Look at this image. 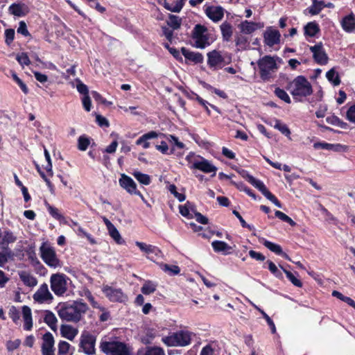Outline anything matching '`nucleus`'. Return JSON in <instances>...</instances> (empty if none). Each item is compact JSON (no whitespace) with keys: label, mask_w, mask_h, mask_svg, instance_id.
Returning <instances> with one entry per match:
<instances>
[{"label":"nucleus","mask_w":355,"mask_h":355,"mask_svg":"<svg viewBox=\"0 0 355 355\" xmlns=\"http://www.w3.org/2000/svg\"><path fill=\"white\" fill-rule=\"evenodd\" d=\"M88 306L82 301L64 303L60 305L58 313L59 317L67 322H78L88 310Z\"/></svg>","instance_id":"f257e3e1"},{"label":"nucleus","mask_w":355,"mask_h":355,"mask_svg":"<svg viewBox=\"0 0 355 355\" xmlns=\"http://www.w3.org/2000/svg\"><path fill=\"white\" fill-rule=\"evenodd\" d=\"M193 336L191 331L180 330L162 338V341L170 347H185L190 345Z\"/></svg>","instance_id":"f03ea898"},{"label":"nucleus","mask_w":355,"mask_h":355,"mask_svg":"<svg viewBox=\"0 0 355 355\" xmlns=\"http://www.w3.org/2000/svg\"><path fill=\"white\" fill-rule=\"evenodd\" d=\"M99 347L105 355H130L128 346L120 341L102 340Z\"/></svg>","instance_id":"7ed1b4c3"},{"label":"nucleus","mask_w":355,"mask_h":355,"mask_svg":"<svg viewBox=\"0 0 355 355\" xmlns=\"http://www.w3.org/2000/svg\"><path fill=\"white\" fill-rule=\"evenodd\" d=\"M261 78L264 80H269L275 73L278 66L275 59L270 55H265L257 61Z\"/></svg>","instance_id":"20e7f679"},{"label":"nucleus","mask_w":355,"mask_h":355,"mask_svg":"<svg viewBox=\"0 0 355 355\" xmlns=\"http://www.w3.org/2000/svg\"><path fill=\"white\" fill-rule=\"evenodd\" d=\"M291 94L294 98L297 96L306 97L312 94V86L308 80L303 76H297L291 83Z\"/></svg>","instance_id":"39448f33"},{"label":"nucleus","mask_w":355,"mask_h":355,"mask_svg":"<svg viewBox=\"0 0 355 355\" xmlns=\"http://www.w3.org/2000/svg\"><path fill=\"white\" fill-rule=\"evenodd\" d=\"M69 278L63 273H55L50 277V286L57 296H63L68 290Z\"/></svg>","instance_id":"423d86ee"},{"label":"nucleus","mask_w":355,"mask_h":355,"mask_svg":"<svg viewBox=\"0 0 355 355\" xmlns=\"http://www.w3.org/2000/svg\"><path fill=\"white\" fill-rule=\"evenodd\" d=\"M40 251L42 260L48 266L53 268L62 266V263L58 258L54 248L50 244L43 243L40 248Z\"/></svg>","instance_id":"0eeeda50"},{"label":"nucleus","mask_w":355,"mask_h":355,"mask_svg":"<svg viewBox=\"0 0 355 355\" xmlns=\"http://www.w3.org/2000/svg\"><path fill=\"white\" fill-rule=\"evenodd\" d=\"M96 336L88 331H83L80 336L79 349L86 355L96 354Z\"/></svg>","instance_id":"6e6552de"},{"label":"nucleus","mask_w":355,"mask_h":355,"mask_svg":"<svg viewBox=\"0 0 355 355\" xmlns=\"http://www.w3.org/2000/svg\"><path fill=\"white\" fill-rule=\"evenodd\" d=\"M207 65L213 71L221 69L226 64L225 58L219 51L213 50L207 53Z\"/></svg>","instance_id":"1a4fd4ad"},{"label":"nucleus","mask_w":355,"mask_h":355,"mask_svg":"<svg viewBox=\"0 0 355 355\" xmlns=\"http://www.w3.org/2000/svg\"><path fill=\"white\" fill-rule=\"evenodd\" d=\"M119 183L128 193L138 196L143 201H145L144 196L137 189V184L130 177L124 173L121 174Z\"/></svg>","instance_id":"9d476101"},{"label":"nucleus","mask_w":355,"mask_h":355,"mask_svg":"<svg viewBox=\"0 0 355 355\" xmlns=\"http://www.w3.org/2000/svg\"><path fill=\"white\" fill-rule=\"evenodd\" d=\"M102 291L111 302H124L128 299L127 296L120 288H116L106 285L103 286Z\"/></svg>","instance_id":"9b49d317"},{"label":"nucleus","mask_w":355,"mask_h":355,"mask_svg":"<svg viewBox=\"0 0 355 355\" xmlns=\"http://www.w3.org/2000/svg\"><path fill=\"white\" fill-rule=\"evenodd\" d=\"M190 168L198 169L205 173H213L212 176L216 175L217 171V168L214 165L203 157H200V159L195 160Z\"/></svg>","instance_id":"f8f14e48"},{"label":"nucleus","mask_w":355,"mask_h":355,"mask_svg":"<svg viewBox=\"0 0 355 355\" xmlns=\"http://www.w3.org/2000/svg\"><path fill=\"white\" fill-rule=\"evenodd\" d=\"M33 300L39 303L51 302L53 296L49 291L48 285L46 283L42 284L37 291L33 295Z\"/></svg>","instance_id":"ddd939ff"},{"label":"nucleus","mask_w":355,"mask_h":355,"mask_svg":"<svg viewBox=\"0 0 355 355\" xmlns=\"http://www.w3.org/2000/svg\"><path fill=\"white\" fill-rule=\"evenodd\" d=\"M310 51L313 53V58L315 62L320 65H324L328 62V56L323 49L321 42L310 46Z\"/></svg>","instance_id":"4468645a"},{"label":"nucleus","mask_w":355,"mask_h":355,"mask_svg":"<svg viewBox=\"0 0 355 355\" xmlns=\"http://www.w3.org/2000/svg\"><path fill=\"white\" fill-rule=\"evenodd\" d=\"M54 338L50 332H46L42 336V355H55Z\"/></svg>","instance_id":"2eb2a0df"},{"label":"nucleus","mask_w":355,"mask_h":355,"mask_svg":"<svg viewBox=\"0 0 355 355\" xmlns=\"http://www.w3.org/2000/svg\"><path fill=\"white\" fill-rule=\"evenodd\" d=\"M281 35L277 29L268 27L263 33L264 43L272 47L280 42Z\"/></svg>","instance_id":"dca6fc26"},{"label":"nucleus","mask_w":355,"mask_h":355,"mask_svg":"<svg viewBox=\"0 0 355 355\" xmlns=\"http://www.w3.org/2000/svg\"><path fill=\"white\" fill-rule=\"evenodd\" d=\"M205 14L213 21L217 22L223 17L224 9L221 6H207Z\"/></svg>","instance_id":"f3484780"},{"label":"nucleus","mask_w":355,"mask_h":355,"mask_svg":"<svg viewBox=\"0 0 355 355\" xmlns=\"http://www.w3.org/2000/svg\"><path fill=\"white\" fill-rule=\"evenodd\" d=\"M181 51L185 59L189 62H193L194 64H199L203 62V55L199 52L191 51L185 47H182Z\"/></svg>","instance_id":"a211bd4d"},{"label":"nucleus","mask_w":355,"mask_h":355,"mask_svg":"<svg viewBox=\"0 0 355 355\" xmlns=\"http://www.w3.org/2000/svg\"><path fill=\"white\" fill-rule=\"evenodd\" d=\"M8 10L10 14L17 16H25L29 12V8L27 5L24 3H12L9 6Z\"/></svg>","instance_id":"6ab92c4d"},{"label":"nucleus","mask_w":355,"mask_h":355,"mask_svg":"<svg viewBox=\"0 0 355 355\" xmlns=\"http://www.w3.org/2000/svg\"><path fill=\"white\" fill-rule=\"evenodd\" d=\"M263 26L259 23L249 21L247 20L241 22L239 25L241 31L245 34H251Z\"/></svg>","instance_id":"aec40b11"},{"label":"nucleus","mask_w":355,"mask_h":355,"mask_svg":"<svg viewBox=\"0 0 355 355\" xmlns=\"http://www.w3.org/2000/svg\"><path fill=\"white\" fill-rule=\"evenodd\" d=\"M343 30L347 33H352L355 30V15L352 12L345 16L341 21Z\"/></svg>","instance_id":"412c9836"},{"label":"nucleus","mask_w":355,"mask_h":355,"mask_svg":"<svg viewBox=\"0 0 355 355\" xmlns=\"http://www.w3.org/2000/svg\"><path fill=\"white\" fill-rule=\"evenodd\" d=\"M263 245L276 254L281 255L284 259L291 261L288 255L283 252L282 248L279 245L267 240L263 241Z\"/></svg>","instance_id":"4be33fe9"},{"label":"nucleus","mask_w":355,"mask_h":355,"mask_svg":"<svg viewBox=\"0 0 355 355\" xmlns=\"http://www.w3.org/2000/svg\"><path fill=\"white\" fill-rule=\"evenodd\" d=\"M211 246L216 252H221L224 255L231 254L232 248L227 243L221 241H214Z\"/></svg>","instance_id":"5701e85b"},{"label":"nucleus","mask_w":355,"mask_h":355,"mask_svg":"<svg viewBox=\"0 0 355 355\" xmlns=\"http://www.w3.org/2000/svg\"><path fill=\"white\" fill-rule=\"evenodd\" d=\"M22 316L24 322V329L26 331L31 330L33 327V320L30 307L26 305L22 306Z\"/></svg>","instance_id":"b1692460"},{"label":"nucleus","mask_w":355,"mask_h":355,"mask_svg":"<svg viewBox=\"0 0 355 355\" xmlns=\"http://www.w3.org/2000/svg\"><path fill=\"white\" fill-rule=\"evenodd\" d=\"M246 179L251 184L258 189L265 197L270 193L265 184L261 180H257L252 175L249 174H246Z\"/></svg>","instance_id":"393cba45"},{"label":"nucleus","mask_w":355,"mask_h":355,"mask_svg":"<svg viewBox=\"0 0 355 355\" xmlns=\"http://www.w3.org/2000/svg\"><path fill=\"white\" fill-rule=\"evenodd\" d=\"M60 333L63 337L73 340L78 334V330L71 325L62 324L60 327Z\"/></svg>","instance_id":"a878e982"},{"label":"nucleus","mask_w":355,"mask_h":355,"mask_svg":"<svg viewBox=\"0 0 355 355\" xmlns=\"http://www.w3.org/2000/svg\"><path fill=\"white\" fill-rule=\"evenodd\" d=\"M220 29L222 34L223 40L225 42H229L233 34V27L227 21H224L220 26Z\"/></svg>","instance_id":"bb28decb"},{"label":"nucleus","mask_w":355,"mask_h":355,"mask_svg":"<svg viewBox=\"0 0 355 355\" xmlns=\"http://www.w3.org/2000/svg\"><path fill=\"white\" fill-rule=\"evenodd\" d=\"M44 322L53 330L57 329L58 320L55 314L51 311H45L44 315Z\"/></svg>","instance_id":"cd10ccee"},{"label":"nucleus","mask_w":355,"mask_h":355,"mask_svg":"<svg viewBox=\"0 0 355 355\" xmlns=\"http://www.w3.org/2000/svg\"><path fill=\"white\" fill-rule=\"evenodd\" d=\"M135 245L140 249L141 251L148 254H155L157 255L158 253L161 252V251L157 247L152 245H148L143 242L136 241Z\"/></svg>","instance_id":"c85d7f7f"},{"label":"nucleus","mask_w":355,"mask_h":355,"mask_svg":"<svg viewBox=\"0 0 355 355\" xmlns=\"http://www.w3.org/2000/svg\"><path fill=\"white\" fill-rule=\"evenodd\" d=\"M184 1L185 0H178L176 1L175 6L170 4L168 2L166 1V0H163L162 2L160 1L159 3L163 5V6L167 10H169V11L173 12H180L184 6Z\"/></svg>","instance_id":"c756f323"},{"label":"nucleus","mask_w":355,"mask_h":355,"mask_svg":"<svg viewBox=\"0 0 355 355\" xmlns=\"http://www.w3.org/2000/svg\"><path fill=\"white\" fill-rule=\"evenodd\" d=\"M156 148L162 153L166 155H175L178 157H181L183 155L182 152H175L174 146H172L171 150H168V146L166 141H162L159 145L156 146Z\"/></svg>","instance_id":"7c9ffc66"},{"label":"nucleus","mask_w":355,"mask_h":355,"mask_svg":"<svg viewBox=\"0 0 355 355\" xmlns=\"http://www.w3.org/2000/svg\"><path fill=\"white\" fill-rule=\"evenodd\" d=\"M20 279L24 282L26 286L33 287L37 285V280L32 275L23 272L19 275Z\"/></svg>","instance_id":"2f4dec72"},{"label":"nucleus","mask_w":355,"mask_h":355,"mask_svg":"<svg viewBox=\"0 0 355 355\" xmlns=\"http://www.w3.org/2000/svg\"><path fill=\"white\" fill-rule=\"evenodd\" d=\"M312 5L308 8L309 12L312 15H315L324 8V3L322 1L312 0Z\"/></svg>","instance_id":"473e14b6"},{"label":"nucleus","mask_w":355,"mask_h":355,"mask_svg":"<svg viewBox=\"0 0 355 355\" xmlns=\"http://www.w3.org/2000/svg\"><path fill=\"white\" fill-rule=\"evenodd\" d=\"M320 28L318 24L315 22H309L304 26V33L310 37H314L318 32Z\"/></svg>","instance_id":"72a5a7b5"},{"label":"nucleus","mask_w":355,"mask_h":355,"mask_svg":"<svg viewBox=\"0 0 355 355\" xmlns=\"http://www.w3.org/2000/svg\"><path fill=\"white\" fill-rule=\"evenodd\" d=\"M166 22L168 26L171 27L173 30H177L181 26L182 19L178 16L169 15L168 20Z\"/></svg>","instance_id":"f704fd0d"},{"label":"nucleus","mask_w":355,"mask_h":355,"mask_svg":"<svg viewBox=\"0 0 355 355\" xmlns=\"http://www.w3.org/2000/svg\"><path fill=\"white\" fill-rule=\"evenodd\" d=\"M168 141L171 144V147L174 146L175 152H178L177 150H182L185 147V145L179 141L178 138L174 135H169L166 137Z\"/></svg>","instance_id":"c9c22d12"},{"label":"nucleus","mask_w":355,"mask_h":355,"mask_svg":"<svg viewBox=\"0 0 355 355\" xmlns=\"http://www.w3.org/2000/svg\"><path fill=\"white\" fill-rule=\"evenodd\" d=\"M157 288V284L151 281H146L142 286L141 291L144 295H150L153 293Z\"/></svg>","instance_id":"e433bc0d"},{"label":"nucleus","mask_w":355,"mask_h":355,"mask_svg":"<svg viewBox=\"0 0 355 355\" xmlns=\"http://www.w3.org/2000/svg\"><path fill=\"white\" fill-rule=\"evenodd\" d=\"M132 175L139 183L144 185H148L150 184V177L148 175L142 173L139 171H135Z\"/></svg>","instance_id":"4c0bfd02"},{"label":"nucleus","mask_w":355,"mask_h":355,"mask_svg":"<svg viewBox=\"0 0 355 355\" xmlns=\"http://www.w3.org/2000/svg\"><path fill=\"white\" fill-rule=\"evenodd\" d=\"M273 127L275 129H277L279 131L282 132V134L284 135L286 137H288L291 135V131L288 126L282 123L280 120L275 119V124L273 125Z\"/></svg>","instance_id":"58836bf2"},{"label":"nucleus","mask_w":355,"mask_h":355,"mask_svg":"<svg viewBox=\"0 0 355 355\" xmlns=\"http://www.w3.org/2000/svg\"><path fill=\"white\" fill-rule=\"evenodd\" d=\"M108 232L110 236L115 241L117 244L121 245L125 243V241L122 239L119 232L117 230L115 226H113L112 228H110Z\"/></svg>","instance_id":"ea45409f"},{"label":"nucleus","mask_w":355,"mask_h":355,"mask_svg":"<svg viewBox=\"0 0 355 355\" xmlns=\"http://www.w3.org/2000/svg\"><path fill=\"white\" fill-rule=\"evenodd\" d=\"M193 38L195 40L194 46L196 48L204 49L209 44L208 42V37L207 35L198 36Z\"/></svg>","instance_id":"a19ab883"},{"label":"nucleus","mask_w":355,"mask_h":355,"mask_svg":"<svg viewBox=\"0 0 355 355\" xmlns=\"http://www.w3.org/2000/svg\"><path fill=\"white\" fill-rule=\"evenodd\" d=\"M326 77L328 80L331 82L334 85H338L340 83L338 74L334 69H331L327 72Z\"/></svg>","instance_id":"79ce46f5"},{"label":"nucleus","mask_w":355,"mask_h":355,"mask_svg":"<svg viewBox=\"0 0 355 355\" xmlns=\"http://www.w3.org/2000/svg\"><path fill=\"white\" fill-rule=\"evenodd\" d=\"M284 273L286 275V277L290 280V282L295 286L297 287H302V282L297 279L291 272L286 270V269H284L282 268Z\"/></svg>","instance_id":"37998d69"},{"label":"nucleus","mask_w":355,"mask_h":355,"mask_svg":"<svg viewBox=\"0 0 355 355\" xmlns=\"http://www.w3.org/2000/svg\"><path fill=\"white\" fill-rule=\"evenodd\" d=\"M275 94L279 98L284 101L285 103H291V98L288 94L284 89L277 87L275 89Z\"/></svg>","instance_id":"c03bdc74"},{"label":"nucleus","mask_w":355,"mask_h":355,"mask_svg":"<svg viewBox=\"0 0 355 355\" xmlns=\"http://www.w3.org/2000/svg\"><path fill=\"white\" fill-rule=\"evenodd\" d=\"M8 315L15 324H18L20 319V313L15 306L10 308Z\"/></svg>","instance_id":"a18cd8bd"},{"label":"nucleus","mask_w":355,"mask_h":355,"mask_svg":"<svg viewBox=\"0 0 355 355\" xmlns=\"http://www.w3.org/2000/svg\"><path fill=\"white\" fill-rule=\"evenodd\" d=\"M90 144L89 138L85 136H80L78 140V148L80 150L85 151L87 150Z\"/></svg>","instance_id":"49530a36"},{"label":"nucleus","mask_w":355,"mask_h":355,"mask_svg":"<svg viewBox=\"0 0 355 355\" xmlns=\"http://www.w3.org/2000/svg\"><path fill=\"white\" fill-rule=\"evenodd\" d=\"M144 355H165V352L159 347H147Z\"/></svg>","instance_id":"de8ad7c7"},{"label":"nucleus","mask_w":355,"mask_h":355,"mask_svg":"<svg viewBox=\"0 0 355 355\" xmlns=\"http://www.w3.org/2000/svg\"><path fill=\"white\" fill-rule=\"evenodd\" d=\"M266 263L268 264V270L271 272V273H272L277 278L282 277V272L277 268L276 265L272 261L268 260Z\"/></svg>","instance_id":"09e8293b"},{"label":"nucleus","mask_w":355,"mask_h":355,"mask_svg":"<svg viewBox=\"0 0 355 355\" xmlns=\"http://www.w3.org/2000/svg\"><path fill=\"white\" fill-rule=\"evenodd\" d=\"M77 83L76 89L78 92L84 96L89 95V89L86 85H85L80 79L76 78Z\"/></svg>","instance_id":"8fccbe9b"},{"label":"nucleus","mask_w":355,"mask_h":355,"mask_svg":"<svg viewBox=\"0 0 355 355\" xmlns=\"http://www.w3.org/2000/svg\"><path fill=\"white\" fill-rule=\"evenodd\" d=\"M46 207L48 209L49 214L54 218L60 220L64 218V216L59 212V210L57 208L50 205L48 203H46Z\"/></svg>","instance_id":"3c124183"},{"label":"nucleus","mask_w":355,"mask_h":355,"mask_svg":"<svg viewBox=\"0 0 355 355\" xmlns=\"http://www.w3.org/2000/svg\"><path fill=\"white\" fill-rule=\"evenodd\" d=\"M70 345L66 341H60L58 343V354L65 355L69 350Z\"/></svg>","instance_id":"603ef678"},{"label":"nucleus","mask_w":355,"mask_h":355,"mask_svg":"<svg viewBox=\"0 0 355 355\" xmlns=\"http://www.w3.org/2000/svg\"><path fill=\"white\" fill-rule=\"evenodd\" d=\"M16 59L18 61V62L22 66H28L31 63L30 59L26 53H21L20 54H18L16 57Z\"/></svg>","instance_id":"864d4df0"},{"label":"nucleus","mask_w":355,"mask_h":355,"mask_svg":"<svg viewBox=\"0 0 355 355\" xmlns=\"http://www.w3.org/2000/svg\"><path fill=\"white\" fill-rule=\"evenodd\" d=\"M236 45L239 49H245L248 43V40L245 36L237 35L235 39Z\"/></svg>","instance_id":"5fc2aeb1"},{"label":"nucleus","mask_w":355,"mask_h":355,"mask_svg":"<svg viewBox=\"0 0 355 355\" xmlns=\"http://www.w3.org/2000/svg\"><path fill=\"white\" fill-rule=\"evenodd\" d=\"M207 28L204 26L200 24L196 25L193 31V37L206 35L205 34Z\"/></svg>","instance_id":"6e6d98bb"},{"label":"nucleus","mask_w":355,"mask_h":355,"mask_svg":"<svg viewBox=\"0 0 355 355\" xmlns=\"http://www.w3.org/2000/svg\"><path fill=\"white\" fill-rule=\"evenodd\" d=\"M189 202H187L184 205H180L179 209L180 213L184 217L188 218H192L193 216L189 211Z\"/></svg>","instance_id":"4d7b16f0"},{"label":"nucleus","mask_w":355,"mask_h":355,"mask_svg":"<svg viewBox=\"0 0 355 355\" xmlns=\"http://www.w3.org/2000/svg\"><path fill=\"white\" fill-rule=\"evenodd\" d=\"M314 148H315L326 149V150H337V146H335L334 144L325 143V142L315 143V144H314Z\"/></svg>","instance_id":"13d9d810"},{"label":"nucleus","mask_w":355,"mask_h":355,"mask_svg":"<svg viewBox=\"0 0 355 355\" xmlns=\"http://www.w3.org/2000/svg\"><path fill=\"white\" fill-rule=\"evenodd\" d=\"M170 192L174 195V196L180 201L183 202L186 197L183 193H178L176 189V187L174 184H171L169 186Z\"/></svg>","instance_id":"bf43d9fd"},{"label":"nucleus","mask_w":355,"mask_h":355,"mask_svg":"<svg viewBox=\"0 0 355 355\" xmlns=\"http://www.w3.org/2000/svg\"><path fill=\"white\" fill-rule=\"evenodd\" d=\"M21 344L19 339H15V340H8L6 343V348L9 352H12L17 349Z\"/></svg>","instance_id":"052dcab7"},{"label":"nucleus","mask_w":355,"mask_h":355,"mask_svg":"<svg viewBox=\"0 0 355 355\" xmlns=\"http://www.w3.org/2000/svg\"><path fill=\"white\" fill-rule=\"evenodd\" d=\"M232 213L239 220L241 225L243 227H246L250 230H252L254 229L252 225H250L245 222V220L243 218L241 215L236 210H234Z\"/></svg>","instance_id":"680f3d73"},{"label":"nucleus","mask_w":355,"mask_h":355,"mask_svg":"<svg viewBox=\"0 0 355 355\" xmlns=\"http://www.w3.org/2000/svg\"><path fill=\"white\" fill-rule=\"evenodd\" d=\"M5 42L8 45H10L15 37V30L12 28L6 29L5 31Z\"/></svg>","instance_id":"e2e57ef3"},{"label":"nucleus","mask_w":355,"mask_h":355,"mask_svg":"<svg viewBox=\"0 0 355 355\" xmlns=\"http://www.w3.org/2000/svg\"><path fill=\"white\" fill-rule=\"evenodd\" d=\"M17 33L26 37L30 35V33L27 29L26 24L24 21H21L19 22V27L17 28Z\"/></svg>","instance_id":"0e129e2a"},{"label":"nucleus","mask_w":355,"mask_h":355,"mask_svg":"<svg viewBox=\"0 0 355 355\" xmlns=\"http://www.w3.org/2000/svg\"><path fill=\"white\" fill-rule=\"evenodd\" d=\"M163 270L165 272H168L171 275H178L180 271L178 266H170L167 264L164 266Z\"/></svg>","instance_id":"69168bd1"},{"label":"nucleus","mask_w":355,"mask_h":355,"mask_svg":"<svg viewBox=\"0 0 355 355\" xmlns=\"http://www.w3.org/2000/svg\"><path fill=\"white\" fill-rule=\"evenodd\" d=\"M347 119L349 121L355 123V105L349 107L347 112Z\"/></svg>","instance_id":"338daca9"},{"label":"nucleus","mask_w":355,"mask_h":355,"mask_svg":"<svg viewBox=\"0 0 355 355\" xmlns=\"http://www.w3.org/2000/svg\"><path fill=\"white\" fill-rule=\"evenodd\" d=\"M200 355H214V349L211 345L208 344L202 347Z\"/></svg>","instance_id":"774afa93"}]
</instances>
